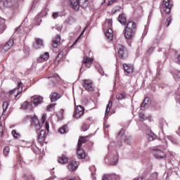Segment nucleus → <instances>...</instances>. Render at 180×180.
Returning <instances> with one entry per match:
<instances>
[{"mask_svg":"<svg viewBox=\"0 0 180 180\" xmlns=\"http://www.w3.org/2000/svg\"><path fill=\"white\" fill-rule=\"evenodd\" d=\"M84 82V87L86 91H94V84L92 81L89 79H84L83 80Z\"/></svg>","mask_w":180,"mask_h":180,"instance_id":"11","label":"nucleus"},{"mask_svg":"<svg viewBox=\"0 0 180 180\" xmlns=\"http://www.w3.org/2000/svg\"><path fill=\"white\" fill-rule=\"evenodd\" d=\"M162 9L163 12H165V13H171V9H172V1L171 0H163Z\"/></svg>","mask_w":180,"mask_h":180,"instance_id":"3","label":"nucleus"},{"mask_svg":"<svg viewBox=\"0 0 180 180\" xmlns=\"http://www.w3.org/2000/svg\"><path fill=\"white\" fill-rule=\"evenodd\" d=\"M118 20L122 25H126V22H127L126 15H124V14H120L119 15Z\"/></svg>","mask_w":180,"mask_h":180,"instance_id":"24","label":"nucleus"},{"mask_svg":"<svg viewBox=\"0 0 180 180\" xmlns=\"http://www.w3.org/2000/svg\"><path fill=\"white\" fill-rule=\"evenodd\" d=\"M53 17L54 18V19L58 18V13H53Z\"/></svg>","mask_w":180,"mask_h":180,"instance_id":"52","label":"nucleus"},{"mask_svg":"<svg viewBox=\"0 0 180 180\" xmlns=\"http://www.w3.org/2000/svg\"><path fill=\"white\" fill-rule=\"evenodd\" d=\"M139 118L141 119V120H144L146 119L144 117V115L143 113H139Z\"/></svg>","mask_w":180,"mask_h":180,"instance_id":"49","label":"nucleus"},{"mask_svg":"<svg viewBox=\"0 0 180 180\" xmlns=\"http://www.w3.org/2000/svg\"><path fill=\"white\" fill-rule=\"evenodd\" d=\"M134 34H136V22H129L125 28L124 36L126 39H130L134 37Z\"/></svg>","mask_w":180,"mask_h":180,"instance_id":"1","label":"nucleus"},{"mask_svg":"<svg viewBox=\"0 0 180 180\" xmlns=\"http://www.w3.org/2000/svg\"><path fill=\"white\" fill-rule=\"evenodd\" d=\"M158 173L155 172L152 174L150 180H158Z\"/></svg>","mask_w":180,"mask_h":180,"instance_id":"38","label":"nucleus"},{"mask_svg":"<svg viewBox=\"0 0 180 180\" xmlns=\"http://www.w3.org/2000/svg\"><path fill=\"white\" fill-rule=\"evenodd\" d=\"M47 116V115H46V114H43L42 115V117H41V122H42V123H44V122H46V117Z\"/></svg>","mask_w":180,"mask_h":180,"instance_id":"48","label":"nucleus"},{"mask_svg":"<svg viewBox=\"0 0 180 180\" xmlns=\"http://www.w3.org/2000/svg\"><path fill=\"white\" fill-rule=\"evenodd\" d=\"M147 139L149 140V141H153V140H155V135L153 133V131H149L147 134Z\"/></svg>","mask_w":180,"mask_h":180,"instance_id":"28","label":"nucleus"},{"mask_svg":"<svg viewBox=\"0 0 180 180\" xmlns=\"http://www.w3.org/2000/svg\"><path fill=\"white\" fill-rule=\"evenodd\" d=\"M21 109L26 110H32L33 109V105H32V102L25 101L21 105Z\"/></svg>","mask_w":180,"mask_h":180,"instance_id":"14","label":"nucleus"},{"mask_svg":"<svg viewBox=\"0 0 180 180\" xmlns=\"http://www.w3.org/2000/svg\"><path fill=\"white\" fill-rule=\"evenodd\" d=\"M57 30H61V27L56 26Z\"/></svg>","mask_w":180,"mask_h":180,"instance_id":"55","label":"nucleus"},{"mask_svg":"<svg viewBox=\"0 0 180 180\" xmlns=\"http://www.w3.org/2000/svg\"><path fill=\"white\" fill-rule=\"evenodd\" d=\"M84 33H85V30H84L83 32L80 34V35L78 37V38L77 39V40L75 41L74 44H75L77 43V41H78V40H79V39H81V37L84 34Z\"/></svg>","mask_w":180,"mask_h":180,"instance_id":"46","label":"nucleus"},{"mask_svg":"<svg viewBox=\"0 0 180 180\" xmlns=\"http://www.w3.org/2000/svg\"><path fill=\"white\" fill-rule=\"evenodd\" d=\"M32 127H34L37 131H39V130H41V124H40V122L39 121V119H37V117L34 116L32 117Z\"/></svg>","mask_w":180,"mask_h":180,"instance_id":"8","label":"nucleus"},{"mask_svg":"<svg viewBox=\"0 0 180 180\" xmlns=\"http://www.w3.org/2000/svg\"><path fill=\"white\" fill-rule=\"evenodd\" d=\"M49 57H50V55L49 54V53L46 52L44 55L40 56V58H41L44 61H47V60H49Z\"/></svg>","mask_w":180,"mask_h":180,"instance_id":"32","label":"nucleus"},{"mask_svg":"<svg viewBox=\"0 0 180 180\" xmlns=\"http://www.w3.org/2000/svg\"><path fill=\"white\" fill-rule=\"evenodd\" d=\"M70 5L75 11H78V9H79V3L78 0H70Z\"/></svg>","mask_w":180,"mask_h":180,"instance_id":"15","label":"nucleus"},{"mask_svg":"<svg viewBox=\"0 0 180 180\" xmlns=\"http://www.w3.org/2000/svg\"><path fill=\"white\" fill-rule=\"evenodd\" d=\"M51 98V102H56V101H58L61 98V95H60L58 93H53L50 96Z\"/></svg>","mask_w":180,"mask_h":180,"instance_id":"20","label":"nucleus"},{"mask_svg":"<svg viewBox=\"0 0 180 180\" xmlns=\"http://www.w3.org/2000/svg\"><path fill=\"white\" fill-rule=\"evenodd\" d=\"M41 102H43V98L40 96L35 97L33 101V103L35 105V106L40 105Z\"/></svg>","mask_w":180,"mask_h":180,"instance_id":"25","label":"nucleus"},{"mask_svg":"<svg viewBox=\"0 0 180 180\" xmlns=\"http://www.w3.org/2000/svg\"><path fill=\"white\" fill-rule=\"evenodd\" d=\"M122 67L124 72H127V74H132V72H134V67L133 65L124 63Z\"/></svg>","mask_w":180,"mask_h":180,"instance_id":"10","label":"nucleus"},{"mask_svg":"<svg viewBox=\"0 0 180 180\" xmlns=\"http://www.w3.org/2000/svg\"><path fill=\"white\" fill-rule=\"evenodd\" d=\"M112 19H108L105 21V26L108 27V29H112Z\"/></svg>","mask_w":180,"mask_h":180,"instance_id":"30","label":"nucleus"},{"mask_svg":"<svg viewBox=\"0 0 180 180\" xmlns=\"http://www.w3.org/2000/svg\"><path fill=\"white\" fill-rule=\"evenodd\" d=\"M0 121H1V117H0Z\"/></svg>","mask_w":180,"mask_h":180,"instance_id":"59","label":"nucleus"},{"mask_svg":"<svg viewBox=\"0 0 180 180\" xmlns=\"http://www.w3.org/2000/svg\"><path fill=\"white\" fill-rule=\"evenodd\" d=\"M11 134L15 139H19L20 137V134L16 132V130H13Z\"/></svg>","mask_w":180,"mask_h":180,"instance_id":"34","label":"nucleus"},{"mask_svg":"<svg viewBox=\"0 0 180 180\" xmlns=\"http://www.w3.org/2000/svg\"><path fill=\"white\" fill-rule=\"evenodd\" d=\"M77 153L78 158H79L80 160H84V158H85V152H84V150L82 149L81 145H79V146H77Z\"/></svg>","mask_w":180,"mask_h":180,"instance_id":"16","label":"nucleus"},{"mask_svg":"<svg viewBox=\"0 0 180 180\" xmlns=\"http://www.w3.org/2000/svg\"><path fill=\"white\" fill-rule=\"evenodd\" d=\"M41 46H43V40L41 39H37L36 43L34 44V49H36L37 50V49H40V47H41Z\"/></svg>","mask_w":180,"mask_h":180,"instance_id":"23","label":"nucleus"},{"mask_svg":"<svg viewBox=\"0 0 180 180\" xmlns=\"http://www.w3.org/2000/svg\"><path fill=\"white\" fill-rule=\"evenodd\" d=\"M54 106H56V103L49 105L47 108V110H49V112H51V110H53Z\"/></svg>","mask_w":180,"mask_h":180,"instance_id":"40","label":"nucleus"},{"mask_svg":"<svg viewBox=\"0 0 180 180\" xmlns=\"http://www.w3.org/2000/svg\"><path fill=\"white\" fill-rule=\"evenodd\" d=\"M119 160V156L113 153H109L105 158V162L110 164V165H115L117 164Z\"/></svg>","mask_w":180,"mask_h":180,"instance_id":"2","label":"nucleus"},{"mask_svg":"<svg viewBox=\"0 0 180 180\" xmlns=\"http://www.w3.org/2000/svg\"><path fill=\"white\" fill-rule=\"evenodd\" d=\"M172 20V19L171 18H168L167 19V21H166V22H165V25H166L167 27L169 26V25H170Z\"/></svg>","mask_w":180,"mask_h":180,"instance_id":"42","label":"nucleus"},{"mask_svg":"<svg viewBox=\"0 0 180 180\" xmlns=\"http://www.w3.org/2000/svg\"><path fill=\"white\" fill-rule=\"evenodd\" d=\"M83 131H86V130H88V129H89V126L86 124H84L82 127Z\"/></svg>","mask_w":180,"mask_h":180,"instance_id":"41","label":"nucleus"},{"mask_svg":"<svg viewBox=\"0 0 180 180\" xmlns=\"http://www.w3.org/2000/svg\"><path fill=\"white\" fill-rule=\"evenodd\" d=\"M66 127L67 126H65L59 129V133H60L61 134H64V133H66L67 132Z\"/></svg>","mask_w":180,"mask_h":180,"instance_id":"37","label":"nucleus"},{"mask_svg":"<svg viewBox=\"0 0 180 180\" xmlns=\"http://www.w3.org/2000/svg\"><path fill=\"white\" fill-rule=\"evenodd\" d=\"M49 78H54V77H49Z\"/></svg>","mask_w":180,"mask_h":180,"instance_id":"58","label":"nucleus"},{"mask_svg":"<svg viewBox=\"0 0 180 180\" xmlns=\"http://www.w3.org/2000/svg\"><path fill=\"white\" fill-rule=\"evenodd\" d=\"M22 82H18V88H15L11 91H9V94L10 95H13V94H15V98H18V96L20 95V94L22 93Z\"/></svg>","mask_w":180,"mask_h":180,"instance_id":"7","label":"nucleus"},{"mask_svg":"<svg viewBox=\"0 0 180 180\" xmlns=\"http://www.w3.org/2000/svg\"><path fill=\"white\" fill-rule=\"evenodd\" d=\"M68 180H75V179L72 178V179H68Z\"/></svg>","mask_w":180,"mask_h":180,"instance_id":"56","label":"nucleus"},{"mask_svg":"<svg viewBox=\"0 0 180 180\" xmlns=\"http://www.w3.org/2000/svg\"><path fill=\"white\" fill-rule=\"evenodd\" d=\"M45 137H46V131L41 130L40 134L38 136L39 141H44Z\"/></svg>","mask_w":180,"mask_h":180,"instance_id":"26","label":"nucleus"},{"mask_svg":"<svg viewBox=\"0 0 180 180\" xmlns=\"http://www.w3.org/2000/svg\"><path fill=\"white\" fill-rule=\"evenodd\" d=\"M13 46V39H10L4 46L3 48V51H4L5 52L6 51H9V50H11V49L12 48V46Z\"/></svg>","mask_w":180,"mask_h":180,"instance_id":"18","label":"nucleus"},{"mask_svg":"<svg viewBox=\"0 0 180 180\" xmlns=\"http://www.w3.org/2000/svg\"><path fill=\"white\" fill-rule=\"evenodd\" d=\"M153 155L158 160H162V158H166L167 155L162 150H156L153 151Z\"/></svg>","mask_w":180,"mask_h":180,"instance_id":"12","label":"nucleus"},{"mask_svg":"<svg viewBox=\"0 0 180 180\" xmlns=\"http://www.w3.org/2000/svg\"><path fill=\"white\" fill-rule=\"evenodd\" d=\"M4 133V127L2 124H0V134H2Z\"/></svg>","mask_w":180,"mask_h":180,"instance_id":"51","label":"nucleus"},{"mask_svg":"<svg viewBox=\"0 0 180 180\" xmlns=\"http://www.w3.org/2000/svg\"><path fill=\"white\" fill-rule=\"evenodd\" d=\"M110 106H112V101H110L108 103V105L107 108L105 110V116H108L109 115V112H110Z\"/></svg>","mask_w":180,"mask_h":180,"instance_id":"33","label":"nucleus"},{"mask_svg":"<svg viewBox=\"0 0 180 180\" xmlns=\"http://www.w3.org/2000/svg\"><path fill=\"white\" fill-rule=\"evenodd\" d=\"M98 72H100V74H101V75H103V74H104L103 70L100 69V70H98Z\"/></svg>","mask_w":180,"mask_h":180,"instance_id":"54","label":"nucleus"},{"mask_svg":"<svg viewBox=\"0 0 180 180\" xmlns=\"http://www.w3.org/2000/svg\"><path fill=\"white\" fill-rule=\"evenodd\" d=\"M120 177L116 174H105L103 177V180H119Z\"/></svg>","mask_w":180,"mask_h":180,"instance_id":"13","label":"nucleus"},{"mask_svg":"<svg viewBox=\"0 0 180 180\" xmlns=\"http://www.w3.org/2000/svg\"><path fill=\"white\" fill-rule=\"evenodd\" d=\"M10 148H9V146H6L4 149V155L6 156V157H8V154H9V151H10Z\"/></svg>","mask_w":180,"mask_h":180,"instance_id":"35","label":"nucleus"},{"mask_svg":"<svg viewBox=\"0 0 180 180\" xmlns=\"http://www.w3.org/2000/svg\"><path fill=\"white\" fill-rule=\"evenodd\" d=\"M117 49H118V56L120 58H122V60H124V58H127L128 56L127 50L124 46H123L121 44H118L117 46Z\"/></svg>","mask_w":180,"mask_h":180,"instance_id":"4","label":"nucleus"},{"mask_svg":"<svg viewBox=\"0 0 180 180\" xmlns=\"http://www.w3.org/2000/svg\"><path fill=\"white\" fill-rule=\"evenodd\" d=\"M174 79H180V71L179 72H176L174 74Z\"/></svg>","mask_w":180,"mask_h":180,"instance_id":"39","label":"nucleus"},{"mask_svg":"<svg viewBox=\"0 0 180 180\" xmlns=\"http://www.w3.org/2000/svg\"><path fill=\"white\" fill-rule=\"evenodd\" d=\"M105 34L108 40H113V30L112 28H108L105 32Z\"/></svg>","mask_w":180,"mask_h":180,"instance_id":"17","label":"nucleus"},{"mask_svg":"<svg viewBox=\"0 0 180 180\" xmlns=\"http://www.w3.org/2000/svg\"><path fill=\"white\" fill-rule=\"evenodd\" d=\"M175 63L180 65V53L174 59Z\"/></svg>","mask_w":180,"mask_h":180,"instance_id":"43","label":"nucleus"},{"mask_svg":"<svg viewBox=\"0 0 180 180\" xmlns=\"http://www.w3.org/2000/svg\"><path fill=\"white\" fill-rule=\"evenodd\" d=\"M84 143H86V137L81 136L79 139L77 147H79V146H80V147H82V144H84Z\"/></svg>","mask_w":180,"mask_h":180,"instance_id":"27","label":"nucleus"},{"mask_svg":"<svg viewBox=\"0 0 180 180\" xmlns=\"http://www.w3.org/2000/svg\"><path fill=\"white\" fill-rule=\"evenodd\" d=\"M82 65L81 68V71L84 70V67H86V68H91V64L94 63V58L89 57H84L82 60Z\"/></svg>","mask_w":180,"mask_h":180,"instance_id":"5","label":"nucleus"},{"mask_svg":"<svg viewBox=\"0 0 180 180\" xmlns=\"http://www.w3.org/2000/svg\"><path fill=\"white\" fill-rule=\"evenodd\" d=\"M60 41H61V37H60L59 35L56 36V37L53 40V44H52L53 47H54V49H57V47L60 46Z\"/></svg>","mask_w":180,"mask_h":180,"instance_id":"19","label":"nucleus"},{"mask_svg":"<svg viewBox=\"0 0 180 180\" xmlns=\"http://www.w3.org/2000/svg\"><path fill=\"white\" fill-rule=\"evenodd\" d=\"M151 102V98L146 97L143 101V103L141 105V110H144L146 109V106L148 105Z\"/></svg>","mask_w":180,"mask_h":180,"instance_id":"22","label":"nucleus"},{"mask_svg":"<svg viewBox=\"0 0 180 180\" xmlns=\"http://www.w3.org/2000/svg\"><path fill=\"white\" fill-rule=\"evenodd\" d=\"M79 165V164L78 163V162L75 160H72L67 165V168L68 171H70V172H74V171H75L76 169H78Z\"/></svg>","mask_w":180,"mask_h":180,"instance_id":"9","label":"nucleus"},{"mask_svg":"<svg viewBox=\"0 0 180 180\" xmlns=\"http://www.w3.org/2000/svg\"><path fill=\"white\" fill-rule=\"evenodd\" d=\"M115 2H117V0H110L108 4V6H110V5H112V4H115Z\"/></svg>","mask_w":180,"mask_h":180,"instance_id":"47","label":"nucleus"},{"mask_svg":"<svg viewBox=\"0 0 180 180\" xmlns=\"http://www.w3.org/2000/svg\"><path fill=\"white\" fill-rule=\"evenodd\" d=\"M153 51H154V47H150L148 50V53L150 54V53H153Z\"/></svg>","mask_w":180,"mask_h":180,"instance_id":"50","label":"nucleus"},{"mask_svg":"<svg viewBox=\"0 0 180 180\" xmlns=\"http://www.w3.org/2000/svg\"><path fill=\"white\" fill-rule=\"evenodd\" d=\"M82 115H84V107L77 105L75 109L73 117H75V119H79V117H82Z\"/></svg>","mask_w":180,"mask_h":180,"instance_id":"6","label":"nucleus"},{"mask_svg":"<svg viewBox=\"0 0 180 180\" xmlns=\"http://www.w3.org/2000/svg\"><path fill=\"white\" fill-rule=\"evenodd\" d=\"M5 31V25H0V33H4Z\"/></svg>","mask_w":180,"mask_h":180,"instance_id":"44","label":"nucleus"},{"mask_svg":"<svg viewBox=\"0 0 180 180\" xmlns=\"http://www.w3.org/2000/svg\"><path fill=\"white\" fill-rule=\"evenodd\" d=\"M63 113H64V110L62 109V110H60V112L58 113V116H60V114L63 115Z\"/></svg>","mask_w":180,"mask_h":180,"instance_id":"53","label":"nucleus"},{"mask_svg":"<svg viewBox=\"0 0 180 180\" xmlns=\"http://www.w3.org/2000/svg\"><path fill=\"white\" fill-rule=\"evenodd\" d=\"M126 98V94H124V92H121L117 95V99L118 101H122V99H124Z\"/></svg>","mask_w":180,"mask_h":180,"instance_id":"31","label":"nucleus"},{"mask_svg":"<svg viewBox=\"0 0 180 180\" xmlns=\"http://www.w3.org/2000/svg\"><path fill=\"white\" fill-rule=\"evenodd\" d=\"M58 161L60 162V164H67V162H68V158L65 156H61L58 158Z\"/></svg>","mask_w":180,"mask_h":180,"instance_id":"29","label":"nucleus"},{"mask_svg":"<svg viewBox=\"0 0 180 180\" xmlns=\"http://www.w3.org/2000/svg\"><path fill=\"white\" fill-rule=\"evenodd\" d=\"M60 56H61V53H59L58 56V57H60Z\"/></svg>","mask_w":180,"mask_h":180,"instance_id":"57","label":"nucleus"},{"mask_svg":"<svg viewBox=\"0 0 180 180\" xmlns=\"http://www.w3.org/2000/svg\"><path fill=\"white\" fill-rule=\"evenodd\" d=\"M45 128L46 131H50V124L48 122H46L45 124Z\"/></svg>","mask_w":180,"mask_h":180,"instance_id":"45","label":"nucleus"},{"mask_svg":"<svg viewBox=\"0 0 180 180\" xmlns=\"http://www.w3.org/2000/svg\"><path fill=\"white\" fill-rule=\"evenodd\" d=\"M79 1V6L81 8H88V6L89 5V0H78Z\"/></svg>","mask_w":180,"mask_h":180,"instance_id":"21","label":"nucleus"},{"mask_svg":"<svg viewBox=\"0 0 180 180\" xmlns=\"http://www.w3.org/2000/svg\"><path fill=\"white\" fill-rule=\"evenodd\" d=\"M9 106L8 102H4L3 103V112H6V109H8V107Z\"/></svg>","mask_w":180,"mask_h":180,"instance_id":"36","label":"nucleus"}]
</instances>
